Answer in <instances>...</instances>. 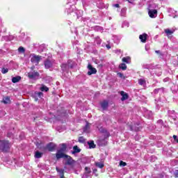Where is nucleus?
Returning a JSON list of instances; mask_svg holds the SVG:
<instances>
[{
  "label": "nucleus",
  "instance_id": "1",
  "mask_svg": "<svg viewBox=\"0 0 178 178\" xmlns=\"http://www.w3.org/2000/svg\"><path fill=\"white\" fill-rule=\"evenodd\" d=\"M67 3L65 5V13L67 15L70 13H73L74 12V9H76V0H67Z\"/></svg>",
  "mask_w": 178,
  "mask_h": 178
},
{
  "label": "nucleus",
  "instance_id": "2",
  "mask_svg": "<svg viewBox=\"0 0 178 178\" xmlns=\"http://www.w3.org/2000/svg\"><path fill=\"white\" fill-rule=\"evenodd\" d=\"M74 66V62H73L72 60H68L67 63H63L61 65V69L63 70V74H65V73H67L70 69H73Z\"/></svg>",
  "mask_w": 178,
  "mask_h": 178
},
{
  "label": "nucleus",
  "instance_id": "3",
  "mask_svg": "<svg viewBox=\"0 0 178 178\" xmlns=\"http://www.w3.org/2000/svg\"><path fill=\"white\" fill-rule=\"evenodd\" d=\"M10 149V143L8 140H0V149L3 152H8Z\"/></svg>",
  "mask_w": 178,
  "mask_h": 178
},
{
  "label": "nucleus",
  "instance_id": "4",
  "mask_svg": "<svg viewBox=\"0 0 178 178\" xmlns=\"http://www.w3.org/2000/svg\"><path fill=\"white\" fill-rule=\"evenodd\" d=\"M27 76L31 80H38V79H40V73L35 71L29 72Z\"/></svg>",
  "mask_w": 178,
  "mask_h": 178
},
{
  "label": "nucleus",
  "instance_id": "5",
  "mask_svg": "<svg viewBox=\"0 0 178 178\" xmlns=\"http://www.w3.org/2000/svg\"><path fill=\"white\" fill-rule=\"evenodd\" d=\"M31 62L34 63V65H38L40 63V60L42 59L41 56H37L34 54H31Z\"/></svg>",
  "mask_w": 178,
  "mask_h": 178
},
{
  "label": "nucleus",
  "instance_id": "6",
  "mask_svg": "<svg viewBox=\"0 0 178 178\" xmlns=\"http://www.w3.org/2000/svg\"><path fill=\"white\" fill-rule=\"evenodd\" d=\"M176 30H177L176 27H173L171 29H164V33L168 36V38H170V37H172V35L173 34V33H175V31H176Z\"/></svg>",
  "mask_w": 178,
  "mask_h": 178
},
{
  "label": "nucleus",
  "instance_id": "7",
  "mask_svg": "<svg viewBox=\"0 0 178 178\" xmlns=\"http://www.w3.org/2000/svg\"><path fill=\"white\" fill-rule=\"evenodd\" d=\"M56 148V145L54 143H48L46 147H44V149H47L49 151V152H52L53 151H55V149Z\"/></svg>",
  "mask_w": 178,
  "mask_h": 178
},
{
  "label": "nucleus",
  "instance_id": "8",
  "mask_svg": "<svg viewBox=\"0 0 178 178\" xmlns=\"http://www.w3.org/2000/svg\"><path fill=\"white\" fill-rule=\"evenodd\" d=\"M88 76H91V74H97V69L94 68L91 64H88Z\"/></svg>",
  "mask_w": 178,
  "mask_h": 178
},
{
  "label": "nucleus",
  "instance_id": "9",
  "mask_svg": "<svg viewBox=\"0 0 178 178\" xmlns=\"http://www.w3.org/2000/svg\"><path fill=\"white\" fill-rule=\"evenodd\" d=\"M64 159L65 160V165L72 166V165L74 163V160H73L70 156L67 155Z\"/></svg>",
  "mask_w": 178,
  "mask_h": 178
},
{
  "label": "nucleus",
  "instance_id": "10",
  "mask_svg": "<svg viewBox=\"0 0 178 178\" xmlns=\"http://www.w3.org/2000/svg\"><path fill=\"white\" fill-rule=\"evenodd\" d=\"M90 175H91V168L89 167H86L85 172L82 175V178H88L90 177Z\"/></svg>",
  "mask_w": 178,
  "mask_h": 178
},
{
  "label": "nucleus",
  "instance_id": "11",
  "mask_svg": "<svg viewBox=\"0 0 178 178\" xmlns=\"http://www.w3.org/2000/svg\"><path fill=\"white\" fill-rule=\"evenodd\" d=\"M148 15L152 19H155L158 16V11L156 10H149Z\"/></svg>",
  "mask_w": 178,
  "mask_h": 178
},
{
  "label": "nucleus",
  "instance_id": "12",
  "mask_svg": "<svg viewBox=\"0 0 178 178\" xmlns=\"http://www.w3.org/2000/svg\"><path fill=\"white\" fill-rule=\"evenodd\" d=\"M6 33V27L3 26V22H2V19L0 18V37L2 36V34Z\"/></svg>",
  "mask_w": 178,
  "mask_h": 178
},
{
  "label": "nucleus",
  "instance_id": "13",
  "mask_svg": "<svg viewBox=\"0 0 178 178\" xmlns=\"http://www.w3.org/2000/svg\"><path fill=\"white\" fill-rule=\"evenodd\" d=\"M65 156H67V155L65 154L63 152H60V150H58L57 153L56 154V159H60L62 158L65 159Z\"/></svg>",
  "mask_w": 178,
  "mask_h": 178
},
{
  "label": "nucleus",
  "instance_id": "14",
  "mask_svg": "<svg viewBox=\"0 0 178 178\" xmlns=\"http://www.w3.org/2000/svg\"><path fill=\"white\" fill-rule=\"evenodd\" d=\"M101 106L103 111H106L108 109V106H109V102L106 100H104L101 102Z\"/></svg>",
  "mask_w": 178,
  "mask_h": 178
},
{
  "label": "nucleus",
  "instance_id": "15",
  "mask_svg": "<svg viewBox=\"0 0 178 178\" xmlns=\"http://www.w3.org/2000/svg\"><path fill=\"white\" fill-rule=\"evenodd\" d=\"M44 64L45 69H51V67H52V61L49 60V59L44 60Z\"/></svg>",
  "mask_w": 178,
  "mask_h": 178
},
{
  "label": "nucleus",
  "instance_id": "16",
  "mask_svg": "<svg viewBox=\"0 0 178 178\" xmlns=\"http://www.w3.org/2000/svg\"><path fill=\"white\" fill-rule=\"evenodd\" d=\"M121 95V101H126V99H129V95L126 93L124 91L120 92Z\"/></svg>",
  "mask_w": 178,
  "mask_h": 178
},
{
  "label": "nucleus",
  "instance_id": "17",
  "mask_svg": "<svg viewBox=\"0 0 178 178\" xmlns=\"http://www.w3.org/2000/svg\"><path fill=\"white\" fill-rule=\"evenodd\" d=\"M170 173H171V175L175 177V178H178V168H175L171 170H170Z\"/></svg>",
  "mask_w": 178,
  "mask_h": 178
},
{
  "label": "nucleus",
  "instance_id": "18",
  "mask_svg": "<svg viewBox=\"0 0 178 178\" xmlns=\"http://www.w3.org/2000/svg\"><path fill=\"white\" fill-rule=\"evenodd\" d=\"M148 35L147 33H143L139 35V39L140 40L141 42H147V38Z\"/></svg>",
  "mask_w": 178,
  "mask_h": 178
},
{
  "label": "nucleus",
  "instance_id": "19",
  "mask_svg": "<svg viewBox=\"0 0 178 178\" xmlns=\"http://www.w3.org/2000/svg\"><path fill=\"white\" fill-rule=\"evenodd\" d=\"M92 29L99 33H104V28L102 26H95L92 27Z\"/></svg>",
  "mask_w": 178,
  "mask_h": 178
},
{
  "label": "nucleus",
  "instance_id": "20",
  "mask_svg": "<svg viewBox=\"0 0 178 178\" xmlns=\"http://www.w3.org/2000/svg\"><path fill=\"white\" fill-rule=\"evenodd\" d=\"M35 101H38V98H41L44 94L42 93V92H35Z\"/></svg>",
  "mask_w": 178,
  "mask_h": 178
},
{
  "label": "nucleus",
  "instance_id": "21",
  "mask_svg": "<svg viewBox=\"0 0 178 178\" xmlns=\"http://www.w3.org/2000/svg\"><path fill=\"white\" fill-rule=\"evenodd\" d=\"M95 165L96 168H99V169H102V168L105 166V164H104V162H99V161L95 162Z\"/></svg>",
  "mask_w": 178,
  "mask_h": 178
},
{
  "label": "nucleus",
  "instance_id": "22",
  "mask_svg": "<svg viewBox=\"0 0 178 178\" xmlns=\"http://www.w3.org/2000/svg\"><path fill=\"white\" fill-rule=\"evenodd\" d=\"M60 149H58V151L61 152H65V151H66V148H67V146L66 145L65 143H62L60 144Z\"/></svg>",
  "mask_w": 178,
  "mask_h": 178
},
{
  "label": "nucleus",
  "instance_id": "23",
  "mask_svg": "<svg viewBox=\"0 0 178 178\" xmlns=\"http://www.w3.org/2000/svg\"><path fill=\"white\" fill-rule=\"evenodd\" d=\"M122 62H124V63H131V58H130V56H127V57H124L122 59Z\"/></svg>",
  "mask_w": 178,
  "mask_h": 178
},
{
  "label": "nucleus",
  "instance_id": "24",
  "mask_svg": "<svg viewBox=\"0 0 178 178\" xmlns=\"http://www.w3.org/2000/svg\"><path fill=\"white\" fill-rule=\"evenodd\" d=\"M22 80V77L20 76H14L12 78L13 83H19Z\"/></svg>",
  "mask_w": 178,
  "mask_h": 178
},
{
  "label": "nucleus",
  "instance_id": "25",
  "mask_svg": "<svg viewBox=\"0 0 178 178\" xmlns=\"http://www.w3.org/2000/svg\"><path fill=\"white\" fill-rule=\"evenodd\" d=\"M42 155H43L42 152H40L39 151H36L35 152V156H34L36 159H40V158H42Z\"/></svg>",
  "mask_w": 178,
  "mask_h": 178
},
{
  "label": "nucleus",
  "instance_id": "26",
  "mask_svg": "<svg viewBox=\"0 0 178 178\" xmlns=\"http://www.w3.org/2000/svg\"><path fill=\"white\" fill-rule=\"evenodd\" d=\"M138 84H140V86H146L147 85V81L144 79H138Z\"/></svg>",
  "mask_w": 178,
  "mask_h": 178
},
{
  "label": "nucleus",
  "instance_id": "27",
  "mask_svg": "<svg viewBox=\"0 0 178 178\" xmlns=\"http://www.w3.org/2000/svg\"><path fill=\"white\" fill-rule=\"evenodd\" d=\"M81 161L82 163H84V164L90 163V158H88V157H83V158L81 159Z\"/></svg>",
  "mask_w": 178,
  "mask_h": 178
},
{
  "label": "nucleus",
  "instance_id": "28",
  "mask_svg": "<svg viewBox=\"0 0 178 178\" xmlns=\"http://www.w3.org/2000/svg\"><path fill=\"white\" fill-rule=\"evenodd\" d=\"M88 145H89V148L91 149L92 148H95L96 145L94 143L93 140H90L88 142Z\"/></svg>",
  "mask_w": 178,
  "mask_h": 178
},
{
  "label": "nucleus",
  "instance_id": "29",
  "mask_svg": "<svg viewBox=\"0 0 178 178\" xmlns=\"http://www.w3.org/2000/svg\"><path fill=\"white\" fill-rule=\"evenodd\" d=\"M81 151V149H80V148H79V147L74 146L72 154H79V152H80Z\"/></svg>",
  "mask_w": 178,
  "mask_h": 178
},
{
  "label": "nucleus",
  "instance_id": "30",
  "mask_svg": "<svg viewBox=\"0 0 178 178\" xmlns=\"http://www.w3.org/2000/svg\"><path fill=\"white\" fill-rule=\"evenodd\" d=\"M95 42H96L97 45H101V43L102 42V40H101V38L99 36H97L95 38Z\"/></svg>",
  "mask_w": 178,
  "mask_h": 178
},
{
  "label": "nucleus",
  "instance_id": "31",
  "mask_svg": "<svg viewBox=\"0 0 178 178\" xmlns=\"http://www.w3.org/2000/svg\"><path fill=\"white\" fill-rule=\"evenodd\" d=\"M120 69H121L122 70H126L127 69V65H126L125 63H121L119 65Z\"/></svg>",
  "mask_w": 178,
  "mask_h": 178
},
{
  "label": "nucleus",
  "instance_id": "32",
  "mask_svg": "<svg viewBox=\"0 0 178 178\" xmlns=\"http://www.w3.org/2000/svg\"><path fill=\"white\" fill-rule=\"evenodd\" d=\"M45 51V44H41L39 46L38 52H44Z\"/></svg>",
  "mask_w": 178,
  "mask_h": 178
},
{
  "label": "nucleus",
  "instance_id": "33",
  "mask_svg": "<svg viewBox=\"0 0 178 178\" xmlns=\"http://www.w3.org/2000/svg\"><path fill=\"white\" fill-rule=\"evenodd\" d=\"M159 91L160 95L165 94V92H167L166 88L163 87L159 88Z\"/></svg>",
  "mask_w": 178,
  "mask_h": 178
},
{
  "label": "nucleus",
  "instance_id": "34",
  "mask_svg": "<svg viewBox=\"0 0 178 178\" xmlns=\"http://www.w3.org/2000/svg\"><path fill=\"white\" fill-rule=\"evenodd\" d=\"M49 90V88L47 87L46 86L42 85V87H40V91H45V92H47V91Z\"/></svg>",
  "mask_w": 178,
  "mask_h": 178
},
{
  "label": "nucleus",
  "instance_id": "35",
  "mask_svg": "<svg viewBox=\"0 0 178 178\" xmlns=\"http://www.w3.org/2000/svg\"><path fill=\"white\" fill-rule=\"evenodd\" d=\"M74 14L76 15L77 19L81 17V10H76L74 12Z\"/></svg>",
  "mask_w": 178,
  "mask_h": 178
},
{
  "label": "nucleus",
  "instance_id": "36",
  "mask_svg": "<svg viewBox=\"0 0 178 178\" xmlns=\"http://www.w3.org/2000/svg\"><path fill=\"white\" fill-rule=\"evenodd\" d=\"M18 52H19V54H24L26 52V49L23 47H19L18 48Z\"/></svg>",
  "mask_w": 178,
  "mask_h": 178
},
{
  "label": "nucleus",
  "instance_id": "37",
  "mask_svg": "<svg viewBox=\"0 0 178 178\" xmlns=\"http://www.w3.org/2000/svg\"><path fill=\"white\" fill-rule=\"evenodd\" d=\"M120 16L122 17H126V8H122L120 12Z\"/></svg>",
  "mask_w": 178,
  "mask_h": 178
},
{
  "label": "nucleus",
  "instance_id": "38",
  "mask_svg": "<svg viewBox=\"0 0 178 178\" xmlns=\"http://www.w3.org/2000/svg\"><path fill=\"white\" fill-rule=\"evenodd\" d=\"M79 143H81V144H84V143H86V138H84V137L83 136L79 137Z\"/></svg>",
  "mask_w": 178,
  "mask_h": 178
},
{
  "label": "nucleus",
  "instance_id": "39",
  "mask_svg": "<svg viewBox=\"0 0 178 178\" xmlns=\"http://www.w3.org/2000/svg\"><path fill=\"white\" fill-rule=\"evenodd\" d=\"M131 130L134 131H140V127L132 126V127H131Z\"/></svg>",
  "mask_w": 178,
  "mask_h": 178
},
{
  "label": "nucleus",
  "instance_id": "40",
  "mask_svg": "<svg viewBox=\"0 0 178 178\" xmlns=\"http://www.w3.org/2000/svg\"><path fill=\"white\" fill-rule=\"evenodd\" d=\"M129 22L127 21H124L122 24V29H124V27H129Z\"/></svg>",
  "mask_w": 178,
  "mask_h": 178
},
{
  "label": "nucleus",
  "instance_id": "41",
  "mask_svg": "<svg viewBox=\"0 0 178 178\" xmlns=\"http://www.w3.org/2000/svg\"><path fill=\"white\" fill-rule=\"evenodd\" d=\"M8 72H9V69H8V68L3 67L1 69V73L3 74H6V73H8Z\"/></svg>",
  "mask_w": 178,
  "mask_h": 178
},
{
  "label": "nucleus",
  "instance_id": "42",
  "mask_svg": "<svg viewBox=\"0 0 178 178\" xmlns=\"http://www.w3.org/2000/svg\"><path fill=\"white\" fill-rule=\"evenodd\" d=\"M88 122L86 123V126L83 128V131L85 133H88Z\"/></svg>",
  "mask_w": 178,
  "mask_h": 178
},
{
  "label": "nucleus",
  "instance_id": "43",
  "mask_svg": "<svg viewBox=\"0 0 178 178\" xmlns=\"http://www.w3.org/2000/svg\"><path fill=\"white\" fill-rule=\"evenodd\" d=\"M10 101V99L9 97H6L3 99V102L5 103V104H9Z\"/></svg>",
  "mask_w": 178,
  "mask_h": 178
},
{
  "label": "nucleus",
  "instance_id": "44",
  "mask_svg": "<svg viewBox=\"0 0 178 178\" xmlns=\"http://www.w3.org/2000/svg\"><path fill=\"white\" fill-rule=\"evenodd\" d=\"M2 41H9V36L6 35V36H3L2 35V38H1Z\"/></svg>",
  "mask_w": 178,
  "mask_h": 178
},
{
  "label": "nucleus",
  "instance_id": "45",
  "mask_svg": "<svg viewBox=\"0 0 178 178\" xmlns=\"http://www.w3.org/2000/svg\"><path fill=\"white\" fill-rule=\"evenodd\" d=\"M115 54H117V55H120L122 54V50L118 49L114 51Z\"/></svg>",
  "mask_w": 178,
  "mask_h": 178
},
{
  "label": "nucleus",
  "instance_id": "46",
  "mask_svg": "<svg viewBox=\"0 0 178 178\" xmlns=\"http://www.w3.org/2000/svg\"><path fill=\"white\" fill-rule=\"evenodd\" d=\"M126 165H127V163H126V162H124L123 161H121L120 162V166H126Z\"/></svg>",
  "mask_w": 178,
  "mask_h": 178
},
{
  "label": "nucleus",
  "instance_id": "47",
  "mask_svg": "<svg viewBox=\"0 0 178 178\" xmlns=\"http://www.w3.org/2000/svg\"><path fill=\"white\" fill-rule=\"evenodd\" d=\"M82 3H83V8H86V6H88V3H87V2L84 0H82Z\"/></svg>",
  "mask_w": 178,
  "mask_h": 178
},
{
  "label": "nucleus",
  "instance_id": "48",
  "mask_svg": "<svg viewBox=\"0 0 178 178\" xmlns=\"http://www.w3.org/2000/svg\"><path fill=\"white\" fill-rule=\"evenodd\" d=\"M13 40H15V36H13L12 35H8V40L13 41Z\"/></svg>",
  "mask_w": 178,
  "mask_h": 178
},
{
  "label": "nucleus",
  "instance_id": "49",
  "mask_svg": "<svg viewBox=\"0 0 178 178\" xmlns=\"http://www.w3.org/2000/svg\"><path fill=\"white\" fill-rule=\"evenodd\" d=\"M97 6L99 9H102V8H104V4L102 3H101L100 5L97 3Z\"/></svg>",
  "mask_w": 178,
  "mask_h": 178
},
{
  "label": "nucleus",
  "instance_id": "50",
  "mask_svg": "<svg viewBox=\"0 0 178 178\" xmlns=\"http://www.w3.org/2000/svg\"><path fill=\"white\" fill-rule=\"evenodd\" d=\"M157 123L158 124H160V126H163V121L162 120H159Z\"/></svg>",
  "mask_w": 178,
  "mask_h": 178
},
{
  "label": "nucleus",
  "instance_id": "51",
  "mask_svg": "<svg viewBox=\"0 0 178 178\" xmlns=\"http://www.w3.org/2000/svg\"><path fill=\"white\" fill-rule=\"evenodd\" d=\"M153 94H159V88L154 89L153 91Z\"/></svg>",
  "mask_w": 178,
  "mask_h": 178
},
{
  "label": "nucleus",
  "instance_id": "52",
  "mask_svg": "<svg viewBox=\"0 0 178 178\" xmlns=\"http://www.w3.org/2000/svg\"><path fill=\"white\" fill-rule=\"evenodd\" d=\"M172 137H173V138H174V140H175L176 143H178L177 136L174 135Z\"/></svg>",
  "mask_w": 178,
  "mask_h": 178
},
{
  "label": "nucleus",
  "instance_id": "53",
  "mask_svg": "<svg viewBox=\"0 0 178 178\" xmlns=\"http://www.w3.org/2000/svg\"><path fill=\"white\" fill-rule=\"evenodd\" d=\"M170 119H173V120L175 121V122H176V120H177V117H176V118H173V116H172V115H170Z\"/></svg>",
  "mask_w": 178,
  "mask_h": 178
},
{
  "label": "nucleus",
  "instance_id": "54",
  "mask_svg": "<svg viewBox=\"0 0 178 178\" xmlns=\"http://www.w3.org/2000/svg\"><path fill=\"white\" fill-rule=\"evenodd\" d=\"M118 76L119 77H120V79H122V78L123 77V74H122V73H120V72H118Z\"/></svg>",
  "mask_w": 178,
  "mask_h": 178
},
{
  "label": "nucleus",
  "instance_id": "55",
  "mask_svg": "<svg viewBox=\"0 0 178 178\" xmlns=\"http://www.w3.org/2000/svg\"><path fill=\"white\" fill-rule=\"evenodd\" d=\"M156 74L159 77L160 76H162V72H156Z\"/></svg>",
  "mask_w": 178,
  "mask_h": 178
},
{
  "label": "nucleus",
  "instance_id": "56",
  "mask_svg": "<svg viewBox=\"0 0 178 178\" xmlns=\"http://www.w3.org/2000/svg\"><path fill=\"white\" fill-rule=\"evenodd\" d=\"M151 118H152V112L149 111V117H148V118L151 119Z\"/></svg>",
  "mask_w": 178,
  "mask_h": 178
},
{
  "label": "nucleus",
  "instance_id": "57",
  "mask_svg": "<svg viewBox=\"0 0 178 178\" xmlns=\"http://www.w3.org/2000/svg\"><path fill=\"white\" fill-rule=\"evenodd\" d=\"M163 174H160V175H159L158 176H157V177L156 178H163Z\"/></svg>",
  "mask_w": 178,
  "mask_h": 178
},
{
  "label": "nucleus",
  "instance_id": "58",
  "mask_svg": "<svg viewBox=\"0 0 178 178\" xmlns=\"http://www.w3.org/2000/svg\"><path fill=\"white\" fill-rule=\"evenodd\" d=\"M106 47L107 49H111V44H107L106 45Z\"/></svg>",
  "mask_w": 178,
  "mask_h": 178
},
{
  "label": "nucleus",
  "instance_id": "59",
  "mask_svg": "<svg viewBox=\"0 0 178 178\" xmlns=\"http://www.w3.org/2000/svg\"><path fill=\"white\" fill-rule=\"evenodd\" d=\"M163 81H164V83H166V82L169 81V78L164 79Z\"/></svg>",
  "mask_w": 178,
  "mask_h": 178
},
{
  "label": "nucleus",
  "instance_id": "60",
  "mask_svg": "<svg viewBox=\"0 0 178 178\" xmlns=\"http://www.w3.org/2000/svg\"><path fill=\"white\" fill-rule=\"evenodd\" d=\"M113 6H114V8H119V4L115 3V4H113Z\"/></svg>",
  "mask_w": 178,
  "mask_h": 178
},
{
  "label": "nucleus",
  "instance_id": "61",
  "mask_svg": "<svg viewBox=\"0 0 178 178\" xmlns=\"http://www.w3.org/2000/svg\"><path fill=\"white\" fill-rule=\"evenodd\" d=\"M155 53H156V54H161V51H159V50H156V51H155Z\"/></svg>",
  "mask_w": 178,
  "mask_h": 178
},
{
  "label": "nucleus",
  "instance_id": "62",
  "mask_svg": "<svg viewBox=\"0 0 178 178\" xmlns=\"http://www.w3.org/2000/svg\"><path fill=\"white\" fill-rule=\"evenodd\" d=\"M3 54V50L0 49V55H2Z\"/></svg>",
  "mask_w": 178,
  "mask_h": 178
},
{
  "label": "nucleus",
  "instance_id": "63",
  "mask_svg": "<svg viewBox=\"0 0 178 178\" xmlns=\"http://www.w3.org/2000/svg\"><path fill=\"white\" fill-rule=\"evenodd\" d=\"M97 169H94L93 170V173H97Z\"/></svg>",
  "mask_w": 178,
  "mask_h": 178
},
{
  "label": "nucleus",
  "instance_id": "64",
  "mask_svg": "<svg viewBox=\"0 0 178 178\" xmlns=\"http://www.w3.org/2000/svg\"><path fill=\"white\" fill-rule=\"evenodd\" d=\"M116 44H119V40H117L116 42H115Z\"/></svg>",
  "mask_w": 178,
  "mask_h": 178
}]
</instances>
